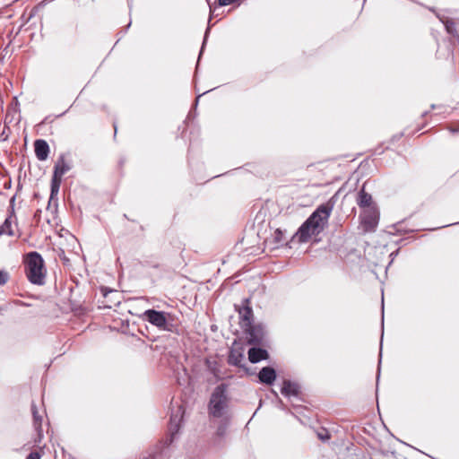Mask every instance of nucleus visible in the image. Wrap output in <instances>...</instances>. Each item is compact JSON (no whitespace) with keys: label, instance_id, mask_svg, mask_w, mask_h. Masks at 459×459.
Returning a JSON list of instances; mask_svg holds the SVG:
<instances>
[{"label":"nucleus","instance_id":"nucleus-20","mask_svg":"<svg viewBox=\"0 0 459 459\" xmlns=\"http://www.w3.org/2000/svg\"><path fill=\"white\" fill-rule=\"evenodd\" d=\"M61 184V178H56L53 176L51 182V195L57 194Z\"/></svg>","mask_w":459,"mask_h":459},{"label":"nucleus","instance_id":"nucleus-19","mask_svg":"<svg viewBox=\"0 0 459 459\" xmlns=\"http://www.w3.org/2000/svg\"><path fill=\"white\" fill-rule=\"evenodd\" d=\"M437 16L440 20V22L445 25V28H446V30L447 31V33H449L451 35L456 34L455 24L452 20L446 18V17H441L438 14H437Z\"/></svg>","mask_w":459,"mask_h":459},{"label":"nucleus","instance_id":"nucleus-34","mask_svg":"<svg viewBox=\"0 0 459 459\" xmlns=\"http://www.w3.org/2000/svg\"><path fill=\"white\" fill-rule=\"evenodd\" d=\"M202 95H198L197 99H196V102L198 101V99L201 98Z\"/></svg>","mask_w":459,"mask_h":459},{"label":"nucleus","instance_id":"nucleus-30","mask_svg":"<svg viewBox=\"0 0 459 459\" xmlns=\"http://www.w3.org/2000/svg\"><path fill=\"white\" fill-rule=\"evenodd\" d=\"M206 93H208V91H204L203 95H205Z\"/></svg>","mask_w":459,"mask_h":459},{"label":"nucleus","instance_id":"nucleus-13","mask_svg":"<svg viewBox=\"0 0 459 459\" xmlns=\"http://www.w3.org/2000/svg\"><path fill=\"white\" fill-rule=\"evenodd\" d=\"M268 352L262 348H251L248 351V359L251 363H257L263 359H266Z\"/></svg>","mask_w":459,"mask_h":459},{"label":"nucleus","instance_id":"nucleus-15","mask_svg":"<svg viewBox=\"0 0 459 459\" xmlns=\"http://www.w3.org/2000/svg\"><path fill=\"white\" fill-rule=\"evenodd\" d=\"M371 203H372V197L369 194L366 193L364 186H363L358 194L357 204L360 208H363L364 210H366L368 208H373L371 206Z\"/></svg>","mask_w":459,"mask_h":459},{"label":"nucleus","instance_id":"nucleus-18","mask_svg":"<svg viewBox=\"0 0 459 459\" xmlns=\"http://www.w3.org/2000/svg\"><path fill=\"white\" fill-rule=\"evenodd\" d=\"M229 424H230V417L222 418V420L220 422V424L218 425L216 432H215V436L217 438H223L226 436Z\"/></svg>","mask_w":459,"mask_h":459},{"label":"nucleus","instance_id":"nucleus-25","mask_svg":"<svg viewBox=\"0 0 459 459\" xmlns=\"http://www.w3.org/2000/svg\"><path fill=\"white\" fill-rule=\"evenodd\" d=\"M40 454L38 451H33L29 454L26 459H40Z\"/></svg>","mask_w":459,"mask_h":459},{"label":"nucleus","instance_id":"nucleus-27","mask_svg":"<svg viewBox=\"0 0 459 459\" xmlns=\"http://www.w3.org/2000/svg\"><path fill=\"white\" fill-rule=\"evenodd\" d=\"M15 199H16L15 195L12 196V198L10 199V205H9V207H14V205H15Z\"/></svg>","mask_w":459,"mask_h":459},{"label":"nucleus","instance_id":"nucleus-6","mask_svg":"<svg viewBox=\"0 0 459 459\" xmlns=\"http://www.w3.org/2000/svg\"><path fill=\"white\" fill-rule=\"evenodd\" d=\"M243 330L247 335V338L249 343L259 344L263 342L265 329L262 324L255 325L252 323L250 327H246Z\"/></svg>","mask_w":459,"mask_h":459},{"label":"nucleus","instance_id":"nucleus-22","mask_svg":"<svg viewBox=\"0 0 459 459\" xmlns=\"http://www.w3.org/2000/svg\"><path fill=\"white\" fill-rule=\"evenodd\" d=\"M9 273L5 270L0 271V286H4L9 281Z\"/></svg>","mask_w":459,"mask_h":459},{"label":"nucleus","instance_id":"nucleus-10","mask_svg":"<svg viewBox=\"0 0 459 459\" xmlns=\"http://www.w3.org/2000/svg\"><path fill=\"white\" fill-rule=\"evenodd\" d=\"M259 381L271 385L276 379V371L272 367H264L258 373Z\"/></svg>","mask_w":459,"mask_h":459},{"label":"nucleus","instance_id":"nucleus-16","mask_svg":"<svg viewBox=\"0 0 459 459\" xmlns=\"http://www.w3.org/2000/svg\"><path fill=\"white\" fill-rule=\"evenodd\" d=\"M13 226L17 227V221H12L9 219H5L4 221L0 225V237L3 235H7L9 237H13L15 235Z\"/></svg>","mask_w":459,"mask_h":459},{"label":"nucleus","instance_id":"nucleus-29","mask_svg":"<svg viewBox=\"0 0 459 459\" xmlns=\"http://www.w3.org/2000/svg\"><path fill=\"white\" fill-rule=\"evenodd\" d=\"M204 43H205V39L204 40L203 47H201V49H204Z\"/></svg>","mask_w":459,"mask_h":459},{"label":"nucleus","instance_id":"nucleus-23","mask_svg":"<svg viewBox=\"0 0 459 459\" xmlns=\"http://www.w3.org/2000/svg\"><path fill=\"white\" fill-rule=\"evenodd\" d=\"M317 437L322 441H327L330 438L329 432L325 429L317 432Z\"/></svg>","mask_w":459,"mask_h":459},{"label":"nucleus","instance_id":"nucleus-5","mask_svg":"<svg viewBox=\"0 0 459 459\" xmlns=\"http://www.w3.org/2000/svg\"><path fill=\"white\" fill-rule=\"evenodd\" d=\"M361 224L365 231H374L378 223V214L375 208L363 211L360 215Z\"/></svg>","mask_w":459,"mask_h":459},{"label":"nucleus","instance_id":"nucleus-21","mask_svg":"<svg viewBox=\"0 0 459 459\" xmlns=\"http://www.w3.org/2000/svg\"><path fill=\"white\" fill-rule=\"evenodd\" d=\"M283 235H284V233L282 230H281L280 229L275 230V231L273 233L274 242L278 245L281 244L285 240Z\"/></svg>","mask_w":459,"mask_h":459},{"label":"nucleus","instance_id":"nucleus-26","mask_svg":"<svg viewBox=\"0 0 459 459\" xmlns=\"http://www.w3.org/2000/svg\"><path fill=\"white\" fill-rule=\"evenodd\" d=\"M217 1H218L219 5L226 6V5L235 3L237 0H217Z\"/></svg>","mask_w":459,"mask_h":459},{"label":"nucleus","instance_id":"nucleus-3","mask_svg":"<svg viewBox=\"0 0 459 459\" xmlns=\"http://www.w3.org/2000/svg\"><path fill=\"white\" fill-rule=\"evenodd\" d=\"M227 385L221 384L216 386L211 395L209 402V413L215 418L229 417V401L226 394Z\"/></svg>","mask_w":459,"mask_h":459},{"label":"nucleus","instance_id":"nucleus-7","mask_svg":"<svg viewBox=\"0 0 459 459\" xmlns=\"http://www.w3.org/2000/svg\"><path fill=\"white\" fill-rule=\"evenodd\" d=\"M184 410L181 405H178L177 409L172 411L169 425V443H172L176 435L178 433V430L180 429V422L183 418Z\"/></svg>","mask_w":459,"mask_h":459},{"label":"nucleus","instance_id":"nucleus-33","mask_svg":"<svg viewBox=\"0 0 459 459\" xmlns=\"http://www.w3.org/2000/svg\"><path fill=\"white\" fill-rule=\"evenodd\" d=\"M115 133L117 132V126L114 125Z\"/></svg>","mask_w":459,"mask_h":459},{"label":"nucleus","instance_id":"nucleus-17","mask_svg":"<svg viewBox=\"0 0 459 459\" xmlns=\"http://www.w3.org/2000/svg\"><path fill=\"white\" fill-rule=\"evenodd\" d=\"M244 359V355L238 350H231L228 358L229 364L232 366H241V362Z\"/></svg>","mask_w":459,"mask_h":459},{"label":"nucleus","instance_id":"nucleus-32","mask_svg":"<svg viewBox=\"0 0 459 459\" xmlns=\"http://www.w3.org/2000/svg\"><path fill=\"white\" fill-rule=\"evenodd\" d=\"M206 93H208V91H204L203 95H205Z\"/></svg>","mask_w":459,"mask_h":459},{"label":"nucleus","instance_id":"nucleus-24","mask_svg":"<svg viewBox=\"0 0 459 459\" xmlns=\"http://www.w3.org/2000/svg\"><path fill=\"white\" fill-rule=\"evenodd\" d=\"M5 219H9L12 221H17L14 207H8V209H7V216H6Z\"/></svg>","mask_w":459,"mask_h":459},{"label":"nucleus","instance_id":"nucleus-12","mask_svg":"<svg viewBox=\"0 0 459 459\" xmlns=\"http://www.w3.org/2000/svg\"><path fill=\"white\" fill-rule=\"evenodd\" d=\"M239 319L240 325L242 329L246 327H250V325L253 323V311L249 307H244L239 309Z\"/></svg>","mask_w":459,"mask_h":459},{"label":"nucleus","instance_id":"nucleus-2","mask_svg":"<svg viewBox=\"0 0 459 459\" xmlns=\"http://www.w3.org/2000/svg\"><path fill=\"white\" fill-rule=\"evenodd\" d=\"M26 276L30 282L43 285L46 278V269L41 255L36 251L30 252L25 256Z\"/></svg>","mask_w":459,"mask_h":459},{"label":"nucleus","instance_id":"nucleus-9","mask_svg":"<svg viewBox=\"0 0 459 459\" xmlns=\"http://www.w3.org/2000/svg\"><path fill=\"white\" fill-rule=\"evenodd\" d=\"M31 411L33 416V426L35 431L37 432V437L35 439V443H40L43 439V430L41 428L42 425V416L39 414L36 405L34 403L31 404Z\"/></svg>","mask_w":459,"mask_h":459},{"label":"nucleus","instance_id":"nucleus-28","mask_svg":"<svg viewBox=\"0 0 459 459\" xmlns=\"http://www.w3.org/2000/svg\"><path fill=\"white\" fill-rule=\"evenodd\" d=\"M208 31H209V28H208V29H206L205 38H204L205 39H206V36H207Z\"/></svg>","mask_w":459,"mask_h":459},{"label":"nucleus","instance_id":"nucleus-1","mask_svg":"<svg viewBox=\"0 0 459 459\" xmlns=\"http://www.w3.org/2000/svg\"><path fill=\"white\" fill-rule=\"evenodd\" d=\"M333 207L326 204H321L299 227L296 233L299 242L305 243L312 236L321 233L327 225Z\"/></svg>","mask_w":459,"mask_h":459},{"label":"nucleus","instance_id":"nucleus-4","mask_svg":"<svg viewBox=\"0 0 459 459\" xmlns=\"http://www.w3.org/2000/svg\"><path fill=\"white\" fill-rule=\"evenodd\" d=\"M143 317L146 321L158 327L160 330L171 331L172 325L168 323L167 313L163 311L148 309L143 313Z\"/></svg>","mask_w":459,"mask_h":459},{"label":"nucleus","instance_id":"nucleus-31","mask_svg":"<svg viewBox=\"0 0 459 459\" xmlns=\"http://www.w3.org/2000/svg\"><path fill=\"white\" fill-rule=\"evenodd\" d=\"M206 93H208V91H204L203 95H205Z\"/></svg>","mask_w":459,"mask_h":459},{"label":"nucleus","instance_id":"nucleus-11","mask_svg":"<svg viewBox=\"0 0 459 459\" xmlns=\"http://www.w3.org/2000/svg\"><path fill=\"white\" fill-rule=\"evenodd\" d=\"M281 394L286 397H297L299 394V385L290 380H284L281 387Z\"/></svg>","mask_w":459,"mask_h":459},{"label":"nucleus","instance_id":"nucleus-14","mask_svg":"<svg viewBox=\"0 0 459 459\" xmlns=\"http://www.w3.org/2000/svg\"><path fill=\"white\" fill-rule=\"evenodd\" d=\"M69 170L70 166L65 162L64 156H61L55 165L53 176L62 179V177Z\"/></svg>","mask_w":459,"mask_h":459},{"label":"nucleus","instance_id":"nucleus-8","mask_svg":"<svg viewBox=\"0 0 459 459\" xmlns=\"http://www.w3.org/2000/svg\"><path fill=\"white\" fill-rule=\"evenodd\" d=\"M35 155L39 160H46L49 154V146L43 139H38L34 142Z\"/></svg>","mask_w":459,"mask_h":459}]
</instances>
